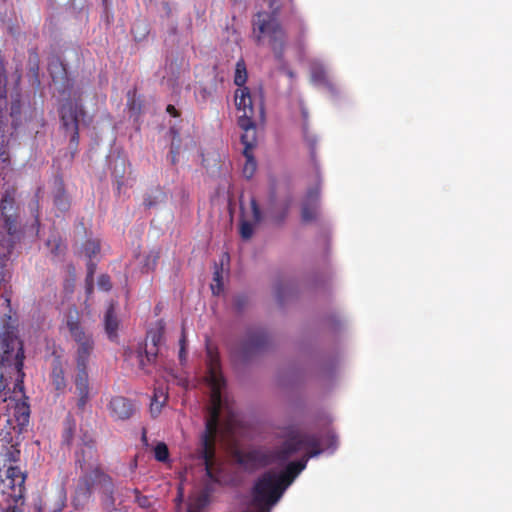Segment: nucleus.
<instances>
[{"label": "nucleus", "instance_id": "obj_34", "mask_svg": "<svg viewBox=\"0 0 512 512\" xmlns=\"http://www.w3.org/2000/svg\"><path fill=\"white\" fill-rule=\"evenodd\" d=\"M312 80L315 82L323 83L326 80L325 71L321 68H316L312 72Z\"/></svg>", "mask_w": 512, "mask_h": 512}, {"label": "nucleus", "instance_id": "obj_41", "mask_svg": "<svg viewBox=\"0 0 512 512\" xmlns=\"http://www.w3.org/2000/svg\"><path fill=\"white\" fill-rule=\"evenodd\" d=\"M170 155H171V163L175 164L177 162L178 148L174 147L172 145L171 149H170Z\"/></svg>", "mask_w": 512, "mask_h": 512}, {"label": "nucleus", "instance_id": "obj_32", "mask_svg": "<svg viewBox=\"0 0 512 512\" xmlns=\"http://www.w3.org/2000/svg\"><path fill=\"white\" fill-rule=\"evenodd\" d=\"M98 286L104 291H109L112 288L110 277L107 274H102L98 278Z\"/></svg>", "mask_w": 512, "mask_h": 512}, {"label": "nucleus", "instance_id": "obj_4", "mask_svg": "<svg viewBox=\"0 0 512 512\" xmlns=\"http://www.w3.org/2000/svg\"><path fill=\"white\" fill-rule=\"evenodd\" d=\"M304 443L315 444L312 438L300 437V435L294 433L288 439H284L283 443L275 449H251L239 454L237 461L240 465L250 470L263 468L273 463L284 464L290 457L299 452L301 445Z\"/></svg>", "mask_w": 512, "mask_h": 512}, {"label": "nucleus", "instance_id": "obj_23", "mask_svg": "<svg viewBox=\"0 0 512 512\" xmlns=\"http://www.w3.org/2000/svg\"><path fill=\"white\" fill-rule=\"evenodd\" d=\"M51 380L56 390H63L66 386V381L64 377V371L60 363H57L53 366L51 372Z\"/></svg>", "mask_w": 512, "mask_h": 512}, {"label": "nucleus", "instance_id": "obj_24", "mask_svg": "<svg viewBox=\"0 0 512 512\" xmlns=\"http://www.w3.org/2000/svg\"><path fill=\"white\" fill-rule=\"evenodd\" d=\"M243 155H244L246 161L243 166L242 173L246 179H251L256 172L257 162L254 158L253 152H250V153L243 152Z\"/></svg>", "mask_w": 512, "mask_h": 512}, {"label": "nucleus", "instance_id": "obj_8", "mask_svg": "<svg viewBox=\"0 0 512 512\" xmlns=\"http://www.w3.org/2000/svg\"><path fill=\"white\" fill-rule=\"evenodd\" d=\"M60 121L66 133H70L69 149L74 155L77 152L79 145V121L80 118L85 117L86 111L78 103L67 101L64 103L60 110Z\"/></svg>", "mask_w": 512, "mask_h": 512}, {"label": "nucleus", "instance_id": "obj_49", "mask_svg": "<svg viewBox=\"0 0 512 512\" xmlns=\"http://www.w3.org/2000/svg\"><path fill=\"white\" fill-rule=\"evenodd\" d=\"M36 71L38 70V64L35 63V68H34Z\"/></svg>", "mask_w": 512, "mask_h": 512}, {"label": "nucleus", "instance_id": "obj_39", "mask_svg": "<svg viewBox=\"0 0 512 512\" xmlns=\"http://www.w3.org/2000/svg\"><path fill=\"white\" fill-rule=\"evenodd\" d=\"M287 213H288V207H286L284 209V211L279 215V216H275L273 217V220L276 224H281L283 223V221L285 220L286 216H287Z\"/></svg>", "mask_w": 512, "mask_h": 512}, {"label": "nucleus", "instance_id": "obj_37", "mask_svg": "<svg viewBox=\"0 0 512 512\" xmlns=\"http://www.w3.org/2000/svg\"><path fill=\"white\" fill-rule=\"evenodd\" d=\"M65 500H66L65 496L60 495L58 498V501L56 502V504L54 506L53 512H62V510L65 507Z\"/></svg>", "mask_w": 512, "mask_h": 512}, {"label": "nucleus", "instance_id": "obj_14", "mask_svg": "<svg viewBox=\"0 0 512 512\" xmlns=\"http://www.w3.org/2000/svg\"><path fill=\"white\" fill-rule=\"evenodd\" d=\"M250 206L252 210V221H248L246 219H241L240 221V235L244 240H248L252 237L254 233V226L262 220V212L254 197L251 198Z\"/></svg>", "mask_w": 512, "mask_h": 512}, {"label": "nucleus", "instance_id": "obj_28", "mask_svg": "<svg viewBox=\"0 0 512 512\" xmlns=\"http://www.w3.org/2000/svg\"><path fill=\"white\" fill-rule=\"evenodd\" d=\"M154 456H155V459L160 462L166 461L169 457V451H168L167 445L163 442L158 443L154 449Z\"/></svg>", "mask_w": 512, "mask_h": 512}, {"label": "nucleus", "instance_id": "obj_15", "mask_svg": "<svg viewBox=\"0 0 512 512\" xmlns=\"http://www.w3.org/2000/svg\"><path fill=\"white\" fill-rule=\"evenodd\" d=\"M319 194L318 188L311 189L307 192L301 210L303 222H311L316 219Z\"/></svg>", "mask_w": 512, "mask_h": 512}, {"label": "nucleus", "instance_id": "obj_38", "mask_svg": "<svg viewBox=\"0 0 512 512\" xmlns=\"http://www.w3.org/2000/svg\"><path fill=\"white\" fill-rule=\"evenodd\" d=\"M87 269H88L87 279H90L92 281L93 275H94V272L96 269V265L92 261H89V263L87 264Z\"/></svg>", "mask_w": 512, "mask_h": 512}, {"label": "nucleus", "instance_id": "obj_13", "mask_svg": "<svg viewBox=\"0 0 512 512\" xmlns=\"http://www.w3.org/2000/svg\"><path fill=\"white\" fill-rule=\"evenodd\" d=\"M238 125L243 130L241 143L244 146L243 152H253L257 146V129L253 119L247 116H239Z\"/></svg>", "mask_w": 512, "mask_h": 512}, {"label": "nucleus", "instance_id": "obj_35", "mask_svg": "<svg viewBox=\"0 0 512 512\" xmlns=\"http://www.w3.org/2000/svg\"><path fill=\"white\" fill-rule=\"evenodd\" d=\"M248 302V299L246 296L244 295H239L235 298L234 300V306L235 308L238 310V311H241L244 309V307L246 306Z\"/></svg>", "mask_w": 512, "mask_h": 512}, {"label": "nucleus", "instance_id": "obj_3", "mask_svg": "<svg viewBox=\"0 0 512 512\" xmlns=\"http://www.w3.org/2000/svg\"><path fill=\"white\" fill-rule=\"evenodd\" d=\"M94 446L87 445V449H82L76 453V465L84 472L79 478L75 488L73 502L76 507L83 506L91 497L93 488L99 486L103 498V505L110 509L114 506V485L112 478L104 473L98 465L90 464L93 458Z\"/></svg>", "mask_w": 512, "mask_h": 512}, {"label": "nucleus", "instance_id": "obj_42", "mask_svg": "<svg viewBox=\"0 0 512 512\" xmlns=\"http://www.w3.org/2000/svg\"><path fill=\"white\" fill-rule=\"evenodd\" d=\"M19 455H20V451H19V450L10 451V452L8 453V457H9V460H10V461H17V460H18Z\"/></svg>", "mask_w": 512, "mask_h": 512}, {"label": "nucleus", "instance_id": "obj_33", "mask_svg": "<svg viewBox=\"0 0 512 512\" xmlns=\"http://www.w3.org/2000/svg\"><path fill=\"white\" fill-rule=\"evenodd\" d=\"M134 492L136 495L135 500L141 508H147L150 506V499L147 496L141 495L137 489Z\"/></svg>", "mask_w": 512, "mask_h": 512}, {"label": "nucleus", "instance_id": "obj_45", "mask_svg": "<svg viewBox=\"0 0 512 512\" xmlns=\"http://www.w3.org/2000/svg\"><path fill=\"white\" fill-rule=\"evenodd\" d=\"M3 512H22L15 505H8Z\"/></svg>", "mask_w": 512, "mask_h": 512}, {"label": "nucleus", "instance_id": "obj_43", "mask_svg": "<svg viewBox=\"0 0 512 512\" xmlns=\"http://www.w3.org/2000/svg\"><path fill=\"white\" fill-rule=\"evenodd\" d=\"M276 295L279 301L283 300L284 297V288L282 286H277L276 288Z\"/></svg>", "mask_w": 512, "mask_h": 512}, {"label": "nucleus", "instance_id": "obj_19", "mask_svg": "<svg viewBox=\"0 0 512 512\" xmlns=\"http://www.w3.org/2000/svg\"><path fill=\"white\" fill-rule=\"evenodd\" d=\"M297 434V435H300V437H310L312 438V440H314L315 444L314 445H311V444H307V443H304L301 445V449L299 451H301L302 449H305V448H309L310 450L300 459V460H306V464L308 463V460L310 458H313L315 456H318L320 453H321V449H320V443H319V440L316 436L314 435H311V434H307V433H303V432H300L299 430L295 429V428H289L285 431V433L282 435V437L284 439H288L292 434Z\"/></svg>", "mask_w": 512, "mask_h": 512}, {"label": "nucleus", "instance_id": "obj_9", "mask_svg": "<svg viewBox=\"0 0 512 512\" xmlns=\"http://www.w3.org/2000/svg\"><path fill=\"white\" fill-rule=\"evenodd\" d=\"M16 189L14 187L8 188L3 193L0 200V215L1 219L4 223V226L9 234V238L14 241L12 238L17 237L19 228H18V206L16 204Z\"/></svg>", "mask_w": 512, "mask_h": 512}, {"label": "nucleus", "instance_id": "obj_21", "mask_svg": "<svg viewBox=\"0 0 512 512\" xmlns=\"http://www.w3.org/2000/svg\"><path fill=\"white\" fill-rule=\"evenodd\" d=\"M104 327L108 338L111 341H115L118 337L117 331L119 328V321L115 314V306L113 303H111L106 310L104 316Z\"/></svg>", "mask_w": 512, "mask_h": 512}, {"label": "nucleus", "instance_id": "obj_5", "mask_svg": "<svg viewBox=\"0 0 512 512\" xmlns=\"http://www.w3.org/2000/svg\"><path fill=\"white\" fill-rule=\"evenodd\" d=\"M253 30L258 31L256 43L260 45L267 38L276 60L283 61L287 35L279 20L270 13L259 12L253 21Z\"/></svg>", "mask_w": 512, "mask_h": 512}, {"label": "nucleus", "instance_id": "obj_50", "mask_svg": "<svg viewBox=\"0 0 512 512\" xmlns=\"http://www.w3.org/2000/svg\"><path fill=\"white\" fill-rule=\"evenodd\" d=\"M14 114V106H12V111H11V115Z\"/></svg>", "mask_w": 512, "mask_h": 512}, {"label": "nucleus", "instance_id": "obj_26", "mask_svg": "<svg viewBox=\"0 0 512 512\" xmlns=\"http://www.w3.org/2000/svg\"><path fill=\"white\" fill-rule=\"evenodd\" d=\"M211 290L214 295H219L223 292V267L215 265V271L213 273V283L211 284Z\"/></svg>", "mask_w": 512, "mask_h": 512}, {"label": "nucleus", "instance_id": "obj_17", "mask_svg": "<svg viewBox=\"0 0 512 512\" xmlns=\"http://www.w3.org/2000/svg\"><path fill=\"white\" fill-rule=\"evenodd\" d=\"M306 468V460L292 461L287 464L285 469L277 474L282 485L287 489L295 480V478Z\"/></svg>", "mask_w": 512, "mask_h": 512}, {"label": "nucleus", "instance_id": "obj_47", "mask_svg": "<svg viewBox=\"0 0 512 512\" xmlns=\"http://www.w3.org/2000/svg\"><path fill=\"white\" fill-rule=\"evenodd\" d=\"M128 105H129L130 110H134L135 109L134 100H132L131 103H128Z\"/></svg>", "mask_w": 512, "mask_h": 512}, {"label": "nucleus", "instance_id": "obj_40", "mask_svg": "<svg viewBox=\"0 0 512 512\" xmlns=\"http://www.w3.org/2000/svg\"><path fill=\"white\" fill-rule=\"evenodd\" d=\"M166 111L169 115H171L172 117H178L179 116V112L177 111V109L175 108L174 105H171L169 104L167 107H166Z\"/></svg>", "mask_w": 512, "mask_h": 512}, {"label": "nucleus", "instance_id": "obj_29", "mask_svg": "<svg viewBox=\"0 0 512 512\" xmlns=\"http://www.w3.org/2000/svg\"><path fill=\"white\" fill-rule=\"evenodd\" d=\"M85 253L89 258H92L100 252V244L95 241H87L85 243Z\"/></svg>", "mask_w": 512, "mask_h": 512}, {"label": "nucleus", "instance_id": "obj_30", "mask_svg": "<svg viewBox=\"0 0 512 512\" xmlns=\"http://www.w3.org/2000/svg\"><path fill=\"white\" fill-rule=\"evenodd\" d=\"M138 358H139L140 369H142L146 374H150L151 371L149 369V366L153 365L155 363V361H153V362L147 361L145 350L143 352L139 351Z\"/></svg>", "mask_w": 512, "mask_h": 512}, {"label": "nucleus", "instance_id": "obj_31", "mask_svg": "<svg viewBox=\"0 0 512 512\" xmlns=\"http://www.w3.org/2000/svg\"><path fill=\"white\" fill-rule=\"evenodd\" d=\"M186 342H187V340H186L185 329L182 328L181 338L179 340V345H180L179 359H180L181 363H183L186 360V355H187Z\"/></svg>", "mask_w": 512, "mask_h": 512}, {"label": "nucleus", "instance_id": "obj_25", "mask_svg": "<svg viewBox=\"0 0 512 512\" xmlns=\"http://www.w3.org/2000/svg\"><path fill=\"white\" fill-rule=\"evenodd\" d=\"M247 77H248V74H247L245 62L243 60H239L235 66V76H234L235 85H237L239 88L246 87L245 83L247 81Z\"/></svg>", "mask_w": 512, "mask_h": 512}, {"label": "nucleus", "instance_id": "obj_12", "mask_svg": "<svg viewBox=\"0 0 512 512\" xmlns=\"http://www.w3.org/2000/svg\"><path fill=\"white\" fill-rule=\"evenodd\" d=\"M165 332V323L159 320L156 328L148 331L145 344V353L148 362L156 361L158 355V345L162 342Z\"/></svg>", "mask_w": 512, "mask_h": 512}, {"label": "nucleus", "instance_id": "obj_27", "mask_svg": "<svg viewBox=\"0 0 512 512\" xmlns=\"http://www.w3.org/2000/svg\"><path fill=\"white\" fill-rule=\"evenodd\" d=\"M161 397L162 400L157 398V391L154 393L151 404H150V412L153 417H156L160 412L161 408L164 406L165 402L167 401V393L164 391H161Z\"/></svg>", "mask_w": 512, "mask_h": 512}, {"label": "nucleus", "instance_id": "obj_20", "mask_svg": "<svg viewBox=\"0 0 512 512\" xmlns=\"http://www.w3.org/2000/svg\"><path fill=\"white\" fill-rule=\"evenodd\" d=\"M53 201L54 205L60 211L64 212L70 208V200L65 191L64 181L61 177H57L54 180Z\"/></svg>", "mask_w": 512, "mask_h": 512}, {"label": "nucleus", "instance_id": "obj_16", "mask_svg": "<svg viewBox=\"0 0 512 512\" xmlns=\"http://www.w3.org/2000/svg\"><path fill=\"white\" fill-rule=\"evenodd\" d=\"M235 105L238 111H242L241 116L254 118V106L252 96L248 87L238 88L235 91Z\"/></svg>", "mask_w": 512, "mask_h": 512}, {"label": "nucleus", "instance_id": "obj_36", "mask_svg": "<svg viewBox=\"0 0 512 512\" xmlns=\"http://www.w3.org/2000/svg\"><path fill=\"white\" fill-rule=\"evenodd\" d=\"M280 63V70L283 71L289 78H295V73L287 67L285 59L283 61H278Z\"/></svg>", "mask_w": 512, "mask_h": 512}, {"label": "nucleus", "instance_id": "obj_48", "mask_svg": "<svg viewBox=\"0 0 512 512\" xmlns=\"http://www.w3.org/2000/svg\"><path fill=\"white\" fill-rule=\"evenodd\" d=\"M143 439H146V432L144 431L143 432V436H142Z\"/></svg>", "mask_w": 512, "mask_h": 512}, {"label": "nucleus", "instance_id": "obj_11", "mask_svg": "<svg viewBox=\"0 0 512 512\" xmlns=\"http://www.w3.org/2000/svg\"><path fill=\"white\" fill-rule=\"evenodd\" d=\"M108 411L114 420H128L135 412V407L131 400L123 396H114L108 403Z\"/></svg>", "mask_w": 512, "mask_h": 512}, {"label": "nucleus", "instance_id": "obj_22", "mask_svg": "<svg viewBox=\"0 0 512 512\" xmlns=\"http://www.w3.org/2000/svg\"><path fill=\"white\" fill-rule=\"evenodd\" d=\"M165 198L164 192L159 188H155L143 196V205L146 209H151L157 206Z\"/></svg>", "mask_w": 512, "mask_h": 512}, {"label": "nucleus", "instance_id": "obj_44", "mask_svg": "<svg viewBox=\"0 0 512 512\" xmlns=\"http://www.w3.org/2000/svg\"><path fill=\"white\" fill-rule=\"evenodd\" d=\"M6 388H7V382H6V380L3 378V376H2V375H0V394H1L2 392H4Z\"/></svg>", "mask_w": 512, "mask_h": 512}, {"label": "nucleus", "instance_id": "obj_10", "mask_svg": "<svg viewBox=\"0 0 512 512\" xmlns=\"http://www.w3.org/2000/svg\"><path fill=\"white\" fill-rule=\"evenodd\" d=\"M268 343V335L262 329L249 332L247 339L242 343L240 357L248 360L251 356L261 351Z\"/></svg>", "mask_w": 512, "mask_h": 512}, {"label": "nucleus", "instance_id": "obj_18", "mask_svg": "<svg viewBox=\"0 0 512 512\" xmlns=\"http://www.w3.org/2000/svg\"><path fill=\"white\" fill-rule=\"evenodd\" d=\"M5 476L6 479L4 482H6V486L12 489L14 492L17 489L18 496H21L24 490L26 475L18 466H9L5 471Z\"/></svg>", "mask_w": 512, "mask_h": 512}, {"label": "nucleus", "instance_id": "obj_46", "mask_svg": "<svg viewBox=\"0 0 512 512\" xmlns=\"http://www.w3.org/2000/svg\"><path fill=\"white\" fill-rule=\"evenodd\" d=\"M157 391V398L162 400V397H161V391H164L163 389L161 388H155L154 389V393Z\"/></svg>", "mask_w": 512, "mask_h": 512}, {"label": "nucleus", "instance_id": "obj_1", "mask_svg": "<svg viewBox=\"0 0 512 512\" xmlns=\"http://www.w3.org/2000/svg\"><path fill=\"white\" fill-rule=\"evenodd\" d=\"M210 387V406L205 422V430L201 435V458L204 461L206 474L212 477V466L215 457V441L218 433L219 420L222 409V390L226 386L221 370L220 357L217 351L207 348V376Z\"/></svg>", "mask_w": 512, "mask_h": 512}, {"label": "nucleus", "instance_id": "obj_2", "mask_svg": "<svg viewBox=\"0 0 512 512\" xmlns=\"http://www.w3.org/2000/svg\"><path fill=\"white\" fill-rule=\"evenodd\" d=\"M66 327L76 343V375L74 384L78 395L77 407L84 410L89 401L88 363L94 351L95 342L91 333L81 324L79 312L70 309L66 314Z\"/></svg>", "mask_w": 512, "mask_h": 512}, {"label": "nucleus", "instance_id": "obj_7", "mask_svg": "<svg viewBox=\"0 0 512 512\" xmlns=\"http://www.w3.org/2000/svg\"><path fill=\"white\" fill-rule=\"evenodd\" d=\"M24 346L22 340L14 330L3 333L0 342V361L2 364L14 365L18 374L24 376Z\"/></svg>", "mask_w": 512, "mask_h": 512}, {"label": "nucleus", "instance_id": "obj_6", "mask_svg": "<svg viewBox=\"0 0 512 512\" xmlns=\"http://www.w3.org/2000/svg\"><path fill=\"white\" fill-rule=\"evenodd\" d=\"M286 488L273 471L264 472L254 483L251 495L252 505L258 512H270L284 494Z\"/></svg>", "mask_w": 512, "mask_h": 512}]
</instances>
